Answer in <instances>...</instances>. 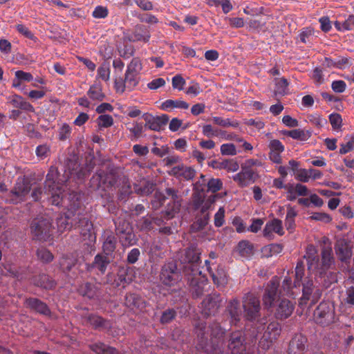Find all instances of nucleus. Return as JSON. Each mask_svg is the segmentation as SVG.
Here are the masks:
<instances>
[{
    "label": "nucleus",
    "instance_id": "obj_13",
    "mask_svg": "<svg viewBox=\"0 0 354 354\" xmlns=\"http://www.w3.org/2000/svg\"><path fill=\"white\" fill-rule=\"evenodd\" d=\"M216 201V196L212 195L205 199V194L194 192L192 194V208L204 213L213 209Z\"/></svg>",
    "mask_w": 354,
    "mask_h": 354
},
{
    "label": "nucleus",
    "instance_id": "obj_38",
    "mask_svg": "<svg viewBox=\"0 0 354 354\" xmlns=\"http://www.w3.org/2000/svg\"><path fill=\"white\" fill-rule=\"evenodd\" d=\"M210 165L215 169H226L227 171L232 172L236 171L239 168L238 162L233 159L225 160L221 162L214 160Z\"/></svg>",
    "mask_w": 354,
    "mask_h": 354
},
{
    "label": "nucleus",
    "instance_id": "obj_55",
    "mask_svg": "<svg viewBox=\"0 0 354 354\" xmlns=\"http://www.w3.org/2000/svg\"><path fill=\"white\" fill-rule=\"evenodd\" d=\"M305 264L303 260H299L297 263L295 268V279L294 286L296 287L300 286L303 277L304 275Z\"/></svg>",
    "mask_w": 354,
    "mask_h": 354
},
{
    "label": "nucleus",
    "instance_id": "obj_14",
    "mask_svg": "<svg viewBox=\"0 0 354 354\" xmlns=\"http://www.w3.org/2000/svg\"><path fill=\"white\" fill-rule=\"evenodd\" d=\"M30 183L24 179H18L15 187L10 192V201L12 203L23 201L30 191Z\"/></svg>",
    "mask_w": 354,
    "mask_h": 354
},
{
    "label": "nucleus",
    "instance_id": "obj_21",
    "mask_svg": "<svg viewBox=\"0 0 354 354\" xmlns=\"http://www.w3.org/2000/svg\"><path fill=\"white\" fill-rule=\"evenodd\" d=\"M257 178L258 174L253 169H246L243 167H241L240 172L232 176L234 181L237 183L241 187H248L254 183Z\"/></svg>",
    "mask_w": 354,
    "mask_h": 354
},
{
    "label": "nucleus",
    "instance_id": "obj_11",
    "mask_svg": "<svg viewBox=\"0 0 354 354\" xmlns=\"http://www.w3.org/2000/svg\"><path fill=\"white\" fill-rule=\"evenodd\" d=\"M303 286L302 297L300 298L299 305L302 306L307 304L308 301H311L310 306L315 304L322 295V291L315 288L312 280H308L305 283H301Z\"/></svg>",
    "mask_w": 354,
    "mask_h": 354
},
{
    "label": "nucleus",
    "instance_id": "obj_27",
    "mask_svg": "<svg viewBox=\"0 0 354 354\" xmlns=\"http://www.w3.org/2000/svg\"><path fill=\"white\" fill-rule=\"evenodd\" d=\"M74 221L73 227L77 228L84 236L88 234L93 229V223L86 218L84 212H77Z\"/></svg>",
    "mask_w": 354,
    "mask_h": 354
},
{
    "label": "nucleus",
    "instance_id": "obj_3",
    "mask_svg": "<svg viewBox=\"0 0 354 354\" xmlns=\"http://www.w3.org/2000/svg\"><path fill=\"white\" fill-rule=\"evenodd\" d=\"M242 303L245 319L257 325V328L252 331L253 338L257 339L258 334L264 330L266 322L265 318H261L260 301L254 294L248 292L243 297Z\"/></svg>",
    "mask_w": 354,
    "mask_h": 354
},
{
    "label": "nucleus",
    "instance_id": "obj_57",
    "mask_svg": "<svg viewBox=\"0 0 354 354\" xmlns=\"http://www.w3.org/2000/svg\"><path fill=\"white\" fill-rule=\"evenodd\" d=\"M114 223L115 226V232L117 235H119L122 233H124L127 231L130 232V230L132 229L129 222L120 218H117L114 221Z\"/></svg>",
    "mask_w": 354,
    "mask_h": 354
},
{
    "label": "nucleus",
    "instance_id": "obj_37",
    "mask_svg": "<svg viewBox=\"0 0 354 354\" xmlns=\"http://www.w3.org/2000/svg\"><path fill=\"white\" fill-rule=\"evenodd\" d=\"M189 106V104L184 100L169 99L161 104L160 109L166 111H170L174 109H187Z\"/></svg>",
    "mask_w": 354,
    "mask_h": 354
},
{
    "label": "nucleus",
    "instance_id": "obj_50",
    "mask_svg": "<svg viewBox=\"0 0 354 354\" xmlns=\"http://www.w3.org/2000/svg\"><path fill=\"white\" fill-rule=\"evenodd\" d=\"M117 239L112 235H108L103 243V251L106 255H111L116 248Z\"/></svg>",
    "mask_w": 354,
    "mask_h": 354
},
{
    "label": "nucleus",
    "instance_id": "obj_56",
    "mask_svg": "<svg viewBox=\"0 0 354 354\" xmlns=\"http://www.w3.org/2000/svg\"><path fill=\"white\" fill-rule=\"evenodd\" d=\"M177 316V311L174 308H167L162 313L160 318L161 324L171 323Z\"/></svg>",
    "mask_w": 354,
    "mask_h": 354
},
{
    "label": "nucleus",
    "instance_id": "obj_47",
    "mask_svg": "<svg viewBox=\"0 0 354 354\" xmlns=\"http://www.w3.org/2000/svg\"><path fill=\"white\" fill-rule=\"evenodd\" d=\"M145 126L142 122H134L131 127H128L130 132L129 138L131 141H136L142 136L145 131Z\"/></svg>",
    "mask_w": 354,
    "mask_h": 354
},
{
    "label": "nucleus",
    "instance_id": "obj_31",
    "mask_svg": "<svg viewBox=\"0 0 354 354\" xmlns=\"http://www.w3.org/2000/svg\"><path fill=\"white\" fill-rule=\"evenodd\" d=\"M304 258L306 259L308 268L311 272L322 264V261H319L317 255V251L313 245H308Z\"/></svg>",
    "mask_w": 354,
    "mask_h": 354
},
{
    "label": "nucleus",
    "instance_id": "obj_61",
    "mask_svg": "<svg viewBox=\"0 0 354 354\" xmlns=\"http://www.w3.org/2000/svg\"><path fill=\"white\" fill-rule=\"evenodd\" d=\"M142 68V66L140 59L138 57H133L127 65L126 72L139 74Z\"/></svg>",
    "mask_w": 354,
    "mask_h": 354
},
{
    "label": "nucleus",
    "instance_id": "obj_6",
    "mask_svg": "<svg viewBox=\"0 0 354 354\" xmlns=\"http://www.w3.org/2000/svg\"><path fill=\"white\" fill-rule=\"evenodd\" d=\"M30 229L34 239L46 241L52 235V221L48 217L37 218L32 221Z\"/></svg>",
    "mask_w": 354,
    "mask_h": 354
},
{
    "label": "nucleus",
    "instance_id": "obj_23",
    "mask_svg": "<svg viewBox=\"0 0 354 354\" xmlns=\"http://www.w3.org/2000/svg\"><path fill=\"white\" fill-rule=\"evenodd\" d=\"M144 119L146 122L145 124V128L155 131H160L167 124L169 117L167 114H162L156 117L146 115L144 117Z\"/></svg>",
    "mask_w": 354,
    "mask_h": 354
},
{
    "label": "nucleus",
    "instance_id": "obj_22",
    "mask_svg": "<svg viewBox=\"0 0 354 354\" xmlns=\"http://www.w3.org/2000/svg\"><path fill=\"white\" fill-rule=\"evenodd\" d=\"M307 341V337L302 334H295L290 341L288 354H304L306 349Z\"/></svg>",
    "mask_w": 354,
    "mask_h": 354
},
{
    "label": "nucleus",
    "instance_id": "obj_20",
    "mask_svg": "<svg viewBox=\"0 0 354 354\" xmlns=\"http://www.w3.org/2000/svg\"><path fill=\"white\" fill-rule=\"evenodd\" d=\"M169 174L177 179L191 180L194 178L196 174V170L192 167H187L183 163L173 167L169 171Z\"/></svg>",
    "mask_w": 354,
    "mask_h": 354
},
{
    "label": "nucleus",
    "instance_id": "obj_35",
    "mask_svg": "<svg viewBox=\"0 0 354 354\" xmlns=\"http://www.w3.org/2000/svg\"><path fill=\"white\" fill-rule=\"evenodd\" d=\"M77 259L72 254H64L59 259V266L60 270L68 274L72 268L76 265Z\"/></svg>",
    "mask_w": 354,
    "mask_h": 354
},
{
    "label": "nucleus",
    "instance_id": "obj_33",
    "mask_svg": "<svg viewBox=\"0 0 354 354\" xmlns=\"http://www.w3.org/2000/svg\"><path fill=\"white\" fill-rule=\"evenodd\" d=\"M208 272L209 273L213 282L217 287L225 286L227 283V278L225 270L220 266L216 272H214L211 267H208Z\"/></svg>",
    "mask_w": 354,
    "mask_h": 354
},
{
    "label": "nucleus",
    "instance_id": "obj_63",
    "mask_svg": "<svg viewBox=\"0 0 354 354\" xmlns=\"http://www.w3.org/2000/svg\"><path fill=\"white\" fill-rule=\"evenodd\" d=\"M283 250V247L280 244L272 243L263 248L262 252L267 257L277 254Z\"/></svg>",
    "mask_w": 354,
    "mask_h": 354
},
{
    "label": "nucleus",
    "instance_id": "obj_54",
    "mask_svg": "<svg viewBox=\"0 0 354 354\" xmlns=\"http://www.w3.org/2000/svg\"><path fill=\"white\" fill-rule=\"evenodd\" d=\"M237 251L241 257H248L253 253V246L248 241H241L238 244Z\"/></svg>",
    "mask_w": 354,
    "mask_h": 354
},
{
    "label": "nucleus",
    "instance_id": "obj_43",
    "mask_svg": "<svg viewBox=\"0 0 354 354\" xmlns=\"http://www.w3.org/2000/svg\"><path fill=\"white\" fill-rule=\"evenodd\" d=\"M109 263L110 261L107 257L98 254L95 257L91 267L97 269L100 274H103L105 273Z\"/></svg>",
    "mask_w": 354,
    "mask_h": 354
},
{
    "label": "nucleus",
    "instance_id": "obj_52",
    "mask_svg": "<svg viewBox=\"0 0 354 354\" xmlns=\"http://www.w3.org/2000/svg\"><path fill=\"white\" fill-rule=\"evenodd\" d=\"M156 185L147 181L142 185H134V192L141 196H147L151 194L155 189Z\"/></svg>",
    "mask_w": 354,
    "mask_h": 354
},
{
    "label": "nucleus",
    "instance_id": "obj_64",
    "mask_svg": "<svg viewBox=\"0 0 354 354\" xmlns=\"http://www.w3.org/2000/svg\"><path fill=\"white\" fill-rule=\"evenodd\" d=\"M343 303L348 306H354V286L348 287L343 296Z\"/></svg>",
    "mask_w": 354,
    "mask_h": 354
},
{
    "label": "nucleus",
    "instance_id": "obj_40",
    "mask_svg": "<svg viewBox=\"0 0 354 354\" xmlns=\"http://www.w3.org/2000/svg\"><path fill=\"white\" fill-rule=\"evenodd\" d=\"M86 95L90 100L97 102H102L106 97V95L103 93L102 86L100 84L91 85L86 92Z\"/></svg>",
    "mask_w": 354,
    "mask_h": 354
},
{
    "label": "nucleus",
    "instance_id": "obj_9",
    "mask_svg": "<svg viewBox=\"0 0 354 354\" xmlns=\"http://www.w3.org/2000/svg\"><path fill=\"white\" fill-rule=\"evenodd\" d=\"M160 279L164 285L167 286H173L180 280V273L175 262L170 261L162 266Z\"/></svg>",
    "mask_w": 354,
    "mask_h": 354
},
{
    "label": "nucleus",
    "instance_id": "obj_41",
    "mask_svg": "<svg viewBox=\"0 0 354 354\" xmlns=\"http://www.w3.org/2000/svg\"><path fill=\"white\" fill-rule=\"evenodd\" d=\"M209 211L199 214L196 216V221L192 225V229L194 231H201L203 230L209 223L210 218Z\"/></svg>",
    "mask_w": 354,
    "mask_h": 354
},
{
    "label": "nucleus",
    "instance_id": "obj_46",
    "mask_svg": "<svg viewBox=\"0 0 354 354\" xmlns=\"http://www.w3.org/2000/svg\"><path fill=\"white\" fill-rule=\"evenodd\" d=\"M75 216L68 215V212L64 213V216H61L57 218V224L60 230L71 229L74 226Z\"/></svg>",
    "mask_w": 354,
    "mask_h": 354
},
{
    "label": "nucleus",
    "instance_id": "obj_30",
    "mask_svg": "<svg viewBox=\"0 0 354 354\" xmlns=\"http://www.w3.org/2000/svg\"><path fill=\"white\" fill-rule=\"evenodd\" d=\"M273 232H275L280 236H282L284 234L282 227V221L281 220L274 218L268 221L266 224L263 231L264 237L269 240L272 239L274 236L272 234Z\"/></svg>",
    "mask_w": 354,
    "mask_h": 354
},
{
    "label": "nucleus",
    "instance_id": "obj_10",
    "mask_svg": "<svg viewBox=\"0 0 354 354\" xmlns=\"http://www.w3.org/2000/svg\"><path fill=\"white\" fill-rule=\"evenodd\" d=\"M222 299L218 293L208 295L201 302V313L205 316L216 315L221 306Z\"/></svg>",
    "mask_w": 354,
    "mask_h": 354
},
{
    "label": "nucleus",
    "instance_id": "obj_34",
    "mask_svg": "<svg viewBox=\"0 0 354 354\" xmlns=\"http://www.w3.org/2000/svg\"><path fill=\"white\" fill-rule=\"evenodd\" d=\"M33 283L35 286L46 290H52L56 286V282L49 275L41 274L33 278Z\"/></svg>",
    "mask_w": 354,
    "mask_h": 354
},
{
    "label": "nucleus",
    "instance_id": "obj_19",
    "mask_svg": "<svg viewBox=\"0 0 354 354\" xmlns=\"http://www.w3.org/2000/svg\"><path fill=\"white\" fill-rule=\"evenodd\" d=\"M165 193L168 197L171 198L170 202L167 204L165 209V214L168 218H170L174 217L175 214L180 210V198L178 195V191L171 187L166 188Z\"/></svg>",
    "mask_w": 354,
    "mask_h": 354
},
{
    "label": "nucleus",
    "instance_id": "obj_5",
    "mask_svg": "<svg viewBox=\"0 0 354 354\" xmlns=\"http://www.w3.org/2000/svg\"><path fill=\"white\" fill-rule=\"evenodd\" d=\"M184 275L187 278L193 298L201 297L203 295L205 286L207 285V279L202 275V272L198 268L187 267Z\"/></svg>",
    "mask_w": 354,
    "mask_h": 354
},
{
    "label": "nucleus",
    "instance_id": "obj_12",
    "mask_svg": "<svg viewBox=\"0 0 354 354\" xmlns=\"http://www.w3.org/2000/svg\"><path fill=\"white\" fill-rule=\"evenodd\" d=\"M315 319L317 324L327 326L334 319L333 307L328 302H322L314 312Z\"/></svg>",
    "mask_w": 354,
    "mask_h": 354
},
{
    "label": "nucleus",
    "instance_id": "obj_25",
    "mask_svg": "<svg viewBox=\"0 0 354 354\" xmlns=\"http://www.w3.org/2000/svg\"><path fill=\"white\" fill-rule=\"evenodd\" d=\"M294 308L295 304L292 301L279 298L275 310V317L277 319H285L292 315Z\"/></svg>",
    "mask_w": 354,
    "mask_h": 354
},
{
    "label": "nucleus",
    "instance_id": "obj_26",
    "mask_svg": "<svg viewBox=\"0 0 354 354\" xmlns=\"http://www.w3.org/2000/svg\"><path fill=\"white\" fill-rule=\"evenodd\" d=\"M26 308L40 315L49 316L51 314L48 306L41 300L36 297H29L25 301Z\"/></svg>",
    "mask_w": 354,
    "mask_h": 354
},
{
    "label": "nucleus",
    "instance_id": "obj_48",
    "mask_svg": "<svg viewBox=\"0 0 354 354\" xmlns=\"http://www.w3.org/2000/svg\"><path fill=\"white\" fill-rule=\"evenodd\" d=\"M117 187L120 188V199L125 198L132 193L129 179L125 176H121L120 181Z\"/></svg>",
    "mask_w": 354,
    "mask_h": 354
},
{
    "label": "nucleus",
    "instance_id": "obj_17",
    "mask_svg": "<svg viewBox=\"0 0 354 354\" xmlns=\"http://www.w3.org/2000/svg\"><path fill=\"white\" fill-rule=\"evenodd\" d=\"M203 134L207 138L218 137L225 140L240 142L239 136L235 133H227L226 131L213 127L211 124H205L203 127Z\"/></svg>",
    "mask_w": 354,
    "mask_h": 354
},
{
    "label": "nucleus",
    "instance_id": "obj_18",
    "mask_svg": "<svg viewBox=\"0 0 354 354\" xmlns=\"http://www.w3.org/2000/svg\"><path fill=\"white\" fill-rule=\"evenodd\" d=\"M225 313L230 319V325L237 326L241 322L242 316L239 301L236 298L230 300L226 306Z\"/></svg>",
    "mask_w": 354,
    "mask_h": 354
},
{
    "label": "nucleus",
    "instance_id": "obj_45",
    "mask_svg": "<svg viewBox=\"0 0 354 354\" xmlns=\"http://www.w3.org/2000/svg\"><path fill=\"white\" fill-rule=\"evenodd\" d=\"M284 134L288 137L292 138V139L300 141H306L311 136L310 131L300 129H295L290 131H287L284 133Z\"/></svg>",
    "mask_w": 354,
    "mask_h": 354
},
{
    "label": "nucleus",
    "instance_id": "obj_16",
    "mask_svg": "<svg viewBox=\"0 0 354 354\" xmlns=\"http://www.w3.org/2000/svg\"><path fill=\"white\" fill-rule=\"evenodd\" d=\"M151 37L149 28L141 24L136 25L132 31L124 33V39L130 42L143 41L147 43Z\"/></svg>",
    "mask_w": 354,
    "mask_h": 354
},
{
    "label": "nucleus",
    "instance_id": "obj_8",
    "mask_svg": "<svg viewBox=\"0 0 354 354\" xmlns=\"http://www.w3.org/2000/svg\"><path fill=\"white\" fill-rule=\"evenodd\" d=\"M200 255V249L195 245H191L181 252L180 261L185 264L183 269L184 274L187 267H191V268H198L200 269V264L201 263Z\"/></svg>",
    "mask_w": 354,
    "mask_h": 354
},
{
    "label": "nucleus",
    "instance_id": "obj_24",
    "mask_svg": "<svg viewBox=\"0 0 354 354\" xmlns=\"http://www.w3.org/2000/svg\"><path fill=\"white\" fill-rule=\"evenodd\" d=\"M336 255L341 261H346L352 256L351 243L344 239L337 240L335 244Z\"/></svg>",
    "mask_w": 354,
    "mask_h": 354
},
{
    "label": "nucleus",
    "instance_id": "obj_44",
    "mask_svg": "<svg viewBox=\"0 0 354 354\" xmlns=\"http://www.w3.org/2000/svg\"><path fill=\"white\" fill-rule=\"evenodd\" d=\"M281 330L280 324L278 322H272L268 325L263 335L274 342L279 337Z\"/></svg>",
    "mask_w": 354,
    "mask_h": 354
},
{
    "label": "nucleus",
    "instance_id": "obj_42",
    "mask_svg": "<svg viewBox=\"0 0 354 354\" xmlns=\"http://www.w3.org/2000/svg\"><path fill=\"white\" fill-rule=\"evenodd\" d=\"M10 102L13 106L17 109H20L29 112L35 111L33 106L19 95H12Z\"/></svg>",
    "mask_w": 354,
    "mask_h": 354
},
{
    "label": "nucleus",
    "instance_id": "obj_1",
    "mask_svg": "<svg viewBox=\"0 0 354 354\" xmlns=\"http://www.w3.org/2000/svg\"><path fill=\"white\" fill-rule=\"evenodd\" d=\"M95 164L91 161L81 165L77 158H68L64 166V173L60 177L57 169L50 167L45 180L46 192L51 194V204L55 206L65 207L68 215L75 216L77 212H84V194L80 192L72 191L68 196L64 194L68 183L71 180L82 182L94 168Z\"/></svg>",
    "mask_w": 354,
    "mask_h": 354
},
{
    "label": "nucleus",
    "instance_id": "obj_39",
    "mask_svg": "<svg viewBox=\"0 0 354 354\" xmlns=\"http://www.w3.org/2000/svg\"><path fill=\"white\" fill-rule=\"evenodd\" d=\"M88 347L96 354H120L115 348L108 346L100 342L90 344Z\"/></svg>",
    "mask_w": 354,
    "mask_h": 354
},
{
    "label": "nucleus",
    "instance_id": "obj_36",
    "mask_svg": "<svg viewBox=\"0 0 354 354\" xmlns=\"http://www.w3.org/2000/svg\"><path fill=\"white\" fill-rule=\"evenodd\" d=\"M79 291L84 297L94 299L99 295L100 288L94 283L86 282L80 286Z\"/></svg>",
    "mask_w": 354,
    "mask_h": 354
},
{
    "label": "nucleus",
    "instance_id": "obj_4",
    "mask_svg": "<svg viewBox=\"0 0 354 354\" xmlns=\"http://www.w3.org/2000/svg\"><path fill=\"white\" fill-rule=\"evenodd\" d=\"M321 256L322 264L313 272H315L316 277L321 279L323 286L327 288L331 284L337 282V273L330 270L335 262L331 247H323Z\"/></svg>",
    "mask_w": 354,
    "mask_h": 354
},
{
    "label": "nucleus",
    "instance_id": "obj_28",
    "mask_svg": "<svg viewBox=\"0 0 354 354\" xmlns=\"http://www.w3.org/2000/svg\"><path fill=\"white\" fill-rule=\"evenodd\" d=\"M268 147L270 149V160L274 163L281 164L282 162L281 153L285 149L282 142L279 140H272L268 145Z\"/></svg>",
    "mask_w": 354,
    "mask_h": 354
},
{
    "label": "nucleus",
    "instance_id": "obj_2",
    "mask_svg": "<svg viewBox=\"0 0 354 354\" xmlns=\"http://www.w3.org/2000/svg\"><path fill=\"white\" fill-rule=\"evenodd\" d=\"M227 329L218 322L210 323L208 326L203 322L195 325L198 338L197 347L207 354H223L224 335Z\"/></svg>",
    "mask_w": 354,
    "mask_h": 354
},
{
    "label": "nucleus",
    "instance_id": "obj_32",
    "mask_svg": "<svg viewBox=\"0 0 354 354\" xmlns=\"http://www.w3.org/2000/svg\"><path fill=\"white\" fill-rule=\"evenodd\" d=\"M125 305L131 309L142 310L145 308L147 302L140 295L136 293H129L125 297Z\"/></svg>",
    "mask_w": 354,
    "mask_h": 354
},
{
    "label": "nucleus",
    "instance_id": "obj_15",
    "mask_svg": "<svg viewBox=\"0 0 354 354\" xmlns=\"http://www.w3.org/2000/svg\"><path fill=\"white\" fill-rule=\"evenodd\" d=\"M279 279L277 277H272L267 283L262 299L266 307H271L277 297H279Z\"/></svg>",
    "mask_w": 354,
    "mask_h": 354
},
{
    "label": "nucleus",
    "instance_id": "obj_7",
    "mask_svg": "<svg viewBox=\"0 0 354 354\" xmlns=\"http://www.w3.org/2000/svg\"><path fill=\"white\" fill-rule=\"evenodd\" d=\"M121 176L117 175L113 171L106 172L100 170L93 176L91 182L97 188L100 187L102 185L106 186L108 188H115L118 186Z\"/></svg>",
    "mask_w": 354,
    "mask_h": 354
},
{
    "label": "nucleus",
    "instance_id": "obj_59",
    "mask_svg": "<svg viewBox=\"0 0 354 354\" xmlns=\"http://www.w3.org/2000/svg\"><path fill=\"white\" fill-rule=\"evenodd\" d=\"M167 197L160 192H156L151 201V207L153 209H159L165 202Z\"/></svg>",
    "mask_w": 354,
    "mask_h": 354
},
{
    "label": "nucleus",
    "instance_id": "obj_53",
    "mask_svg": "<svg viewBox=\"0 0 354 354\" xmlns=\"http://www.w3.org/2000/svg\"><path fill=\"white\" fill-rule=\"evenodd\" d=\"M46 192V187H44V189L41 187H35L31 193V197L32 198L33 201H44L45 199H47L49 203L51 204V194H48Z\"/></svg>",
    "mask_w": 354,
    "mask_h": 354
},
{
    "label": "nucleus",
    "instance_id": "obj_58",
    "mask_svg": "<svg viewBox=\"0 0 354 354\" xmlns=\"http://www.w3.org/2000/svg\"><path fill=\"white\" fill-rule=\"evenodd\" d=\"M138 74L129 73L125 72L124 80L127 82V87L129 91H131L139 83Z\"/></svg>",
    "mask_w": 354,
    "mask_h": 354
},
{
    "label": "nucleus",
    "instance_id": "obj_62",
    "mask_svg": "<svg viewBox=\"0 0 354 354\" xmlns=\"http://www.w3.org/2000/svg\"><path fill=\"white\" fill-rule=\"evenodd\" d=\"M38 259L44 263L51 262L54 259L53 254L46 248H41L37 250Z\"/></svg>",
    "mask_w": 354,
    "mask_h": 354
},
{
    "label": "nucleus",
    "instance_id": "obj_51",
    "mask_svg": "<svg viewBox=\"0 0 354 354\" xmlns=\"http://www.w3.org/2000/svg\"><path fill=\"white\" fill-rule=\"evenodd\" d=\"M120 243L124 247H129L136 243V235L133 232V230H130V232H126L118 235Z\"/></svg>",
    "mask_w": 354,
    "mask_h": 354
},
{
    "label": "nucleus",
    "instance_id": "obj_49",
    "mask_svg": "<svg viewBox=\"0 0 354 354\" xmlns=\"http://www.w3.org/2000/svg\"><path fill=\"white\" fill-rule=\"evenodd\" d=\"M297 216V212L293 207L288 205L287 207V214L285 219V225L288 230H292L295 227V217Z\"/></svg>",
    "mask_w": 354,
    "mask_h": 354
},
{
    "label": "nucleus",
    "instance_id": "obj_60",
    "mask_svg": "<svg viewBox=\"0 0 354 354\" xmlns=\"http://www.w3.org/2000/svg\"><path fill=\"white\" fill-rule=\"evenodd\" d=\"M223 187V182L219 178H212L207 183V192L216 193Z\"/></svg>",
    "mask_w": 354,
    "mask_h": 354
},
{
    "label": "nucleus",
    "instance_id": "obj_29",
    "mask_svg": "<svg viewBox=\"0 0 354 354\" xmlns=\"http://www.w3.org/2000/svg\"><path fill=\"white\" fill-rule=\"evenodd\" d=\"M86 320L95 330H109L112 328V323L110 320L95 314L88 315L86 317Z\"/></svg>",
    "mask_w": 354,
    "mask_h": 354
}]
</instances>
